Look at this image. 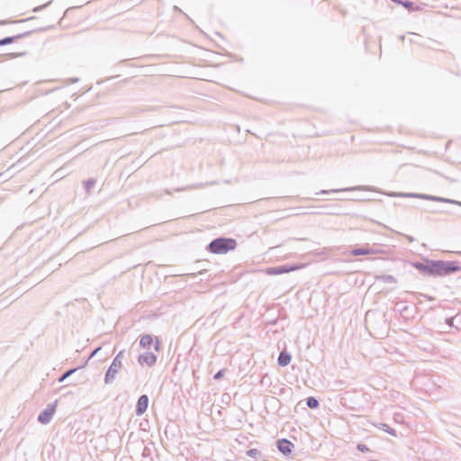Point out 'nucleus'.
<instances>
[{
	"label": "nucleus",
	"mask_w": 461,
	"mask_h": 461,
	"mask_svg": "<svg viewBox=\"0 0 461 461\" xmlns=\"http://www.w3.org/2000/svg\"><path fill=\"white\" fill-rule=\"evenodd\" d=\"M149 398L147 395H141L137 402L136 412L138 415H142L148 409Z\"/></svg>",
	"instance_id": "obj_10"
},
{
	"label": "nucleus",
	"mask_w": 461,
	"mask_h": 461,
	"mask_svg": "<svg viewBox=\"0 0 461 461\" xmlns=\"http://www.w3.org/2000/svg\"><path fill=\"white\" fill-rule=\"evenodd\" d=\"M357 448L361 451V452H368L369 451V448L367 446L364 445V444H358Z\"/></svg>",
	"instance_id": "obj_15"
},
{
	"label": "nucleus",
	"mask_w": 461,
	"mask_h": 461,
	"mask_svg": "<svg viewBox=\"0 0 461 461\" xmlns=\"http://www.w3.org/2000/svg\"><path fill=\"white\" fill-rule=\"evenodd\" d=\"M404 196H407V197H420V195H418V194H404Z\"/></svg>",
	"instance_id": "obj_20"
},
{
	"label": "nucleus",
	"mask_w": 461,
	"mask_h": 461,
	"mask_svg": "<svg viewBox=\"0 0 461 461\" xmlns=\"http://www.w3.org/2000/svg\"><path fill=\"white\" fill-rule=\"evenodd\" d=\"M424 198H427V199H431V200H438V198L436 197H430V196H423Z\"/></svg>",
	"instance_id": "obj_21"
},
{
	"label": "nucleus",
	"mask_w": 461,
	"mask_h": 461,
	"mask_svg": "<svg viewBox=\"0 0 461 461\" xmlns=\"http://www.w3.org/2000/svg\"><path fill=\"white\" fill-rule=\"evenodd\" d=\"M140 345L143 349L154 348L156 352L159 351L160 341L158 338H154L149 334H145L140 337Z\"/></svg>",
	"instance_id": "obj_3"
},
{
	"label": "nucleus",
	"mask_w": 461,
	"mask_h": 461,
	"mask_svg": "<svg viewBox=\"0 0 461 461\" xmlns=\"http://www.w3.org/2000/svg\"><path fill=\"white\" fill-rule=\"evenodd\" d=\"M461 270V267L456 261L432 260V276H447Z\"/></svg>",
	"instance_id": "obj_1"
},
{
	"label": "nucleus",
	"mask_w": 461,
	"mask_h": 461,
	"mask_svg": "<svg viewBox=\"0 0 461 461\" xmlns=\"http://www.w3.org/2000/svg\"><path fill=\"white\" fill-rule=\"evenodd\" d=\"M224 375V370H220L219 372H217L214 375V379L216 380H219L221 379Z\"/></svg>",
	"instance_id": "obj_17"
},
{
	"label": "nucleus",
	"mask_w": 461,
	"mask_h": 461,
	"mask_svg": "<svg viewBox=\"0 0 461 461\" xmlns=\"http://www.w3.org/2000/svg\"><path fill=\"white\" fill-rule=\"evenodd\" d=\"M249 456H256L258 454V450L256 448L250 449L247 452Z\"/></svg>",
	"instance_id": "obj_16"
},
{
	"label": "nucleus",
	"mask_w": 461,
	"mask_h": 461,
	"mask_svg": "<svg viewBox=\"0 0 461 461\" xmlns=\"http://www.w3.org/2000/svg\"><path fill=\"white\" fill-rule=\"evenodd\" d=\"M123 357V352L121 351L113 359L112 365L110 366L109 369L106 372L105 375V382L108 383L111 379H113L116 375V374L121 369L122 364V358Z\"/></svg>",
	"instance_id": "obj_4"
},
{
	"label": "nucleus",
	"mask_w": 461,
	"mask_h": 461,
	"mask_svg": "<svg viewBox=\"0 0 461 461\" xmlns=\"http://www.w3.org/2000/svg\"><path fill=\"white\" fill-rule=\"evenodd\" d=\"M404 7L408 8V9H411L412 8V3L411 2H404V3H402L400 2Z\"/></svg>",
	"instance_id": "obj_18"
},
{
	"label": "nucleus",
	"mask_w": 461,
	"mask_h": 461,
	"mask_svg": "<svg viewBox=\"0 0 461 461\" xmlns=\"http://www.w3.org/2000/svg\"><path fill=\"white\" fill-rule=\"evenodd\" d=\"M57 408V402L49 405L40 415H39V421L42 424H46L50 422L52 416L54 415Z\"/></svg>",
	"instance_id": "obj_6"
},
{
	"label": "nucleus",
	"mask_w": 461,
	"mask_h": 461,
	"mask_svg": "<svg viewBox=\"0 0 461 461\" xmlns=\"http://www.w3.org/2000/svg\"><path fill=\"white\" fill-rule=\"evenodd\" d=\"M237 242L234 239L219 238L212 240L209 245V249L213 254H226L234 250Z\"/></svg>",
	"instance_id": "obj_2"
},
{
	"label": "nucleus",
	"mask_w": 461,
	"mask_h": 461,
	"mask_svg": "<svg viewBox=\"0 0 461 461\" xmlns=\"http://www.w3.org/2000/svg\"><path fill=\"white\" fill-rule=\"evenodd\" d=\"M300 268H302L301 266L269 267L265 270V273L270 276H276L295 271Z\"/></svg>",
	"instance_id": "obj_5"
},
{
	"label": "nucleus",
	"mask_w": 461,
	"mask_h": 461,
	"mask_svg": "<svg viewBox=\"0 0 461 461\" xmlns=\"http://www.w3.org/2000/svg\"><path fill=\"white\" fill-rule=\"evenodd\" d=\"M412 266L421 273L426 274L428 276H432V260H428L427 265L420 262H414L412 263Z\"/></svg>",
	"instance_id": "obj_9"
},
{
	"label": "nucleus",
	"mask_w": 461,
	"mask_h": 461,
	"mask_svg": "<svg viewBox=\"0 0 461 461\" xmlns=\"http://www.w3.org/2000/svg\"><path fill=\"white\" fill-rule=\"evenodd\" d=\"M278 450L284 455H289L292 453L294 448V444L285 438L280 439L276 443Z\"/></svg>",
	"instance_id": "obj_8"
},
{
	"label": "nucleus",
	"mask_w": 461,
	"mask_h": 461,
	"mask_svg": "<svg viewBox=\"0 0 461 461\" xmlns=\"http://www.w3.org/2000/svg\"><path fill=\"white\" fill-rule=\"evenodd\" d=\"M138 360L140 365H146L148 366H152L155 365V363L157 361V357L155 356L154 353L147 352V353L140 355Z\"/></svg>",
	"instance_id": "obj_7"
},
{
	"label": "nucleus",
	"mask_w": 461,
	"mask_h": 461,
	"mask_svg": "<svg viewBox=\"0 0 461 461\" xmlns=\"http://www.w3.org/2000/svg\"><path fill=\"white\" fill-rule=\"evenodd\" d=\"M17 37H7L3 40H0V45H5L12 43Z\"/></svg>",
	"instance_id": "obj_14"
},
{
	"label": "nucleus",
	"mask_w": 461,
	"mask_h": 461,
	"mask_svg": "<svg viewBox=\"0 0 461 461\" xmlns=\"http://www.w3.org/2000/svg\"><path fill=\"white\" fill-rule=\"evenodd\" d=\"M291 361V356L288 353L281 352L278 357V363L280 366H287Z\"/></svg>",
	"instance_id": "obj_12"
},
{
	"label": "nucleus",
	"mask_w": 461,
	"mask_h": 461,
	"mask_svg": "<svg viewBox=\"0 0 461 461\" xmlns=\"http://www.w3.org/2000/svg\"><path fill=\"white\" fill-rule=\"evenodd\" d=\"M374 253H375V251H373L367 248L355 249L351 251V255H353V256L371 255Z\"/></svg>",
	"instance_id": "obj_11"
},
{
	"label": "nucleus",
	"mask_w": 461,
	"mask_h": 461,
	"mask_svg": "<svg viewBox=\"0 0 461 461\" xmlns=\"http://www.w3.org/2000/svg\"><path fill=\"white\" fill-rule=\"evenodd\" d=\"M73 371H68L66 374L63 375V376L59 379L60 382L64 381Z\"/></svg>",
	"instance_id": "obj_19"
},
{
	"label": "nucleus",
	"mask_w": 461,
	"mask_h": 461,
	"mask_svg": "<svg viewBox=\"0 0 461 461\" xmlns=\"http://www.w3.org/2000/svg\"><path fill=\"white\" fill-rule=\"evenodd\" d=\"M307 405L312 409H315L319 406V402L314 397H309L307 399Z\"/></svg>",
	"instance_id": "obj_13"
}]
</instances>
